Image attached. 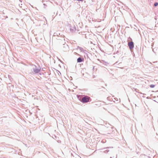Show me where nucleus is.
Returning a JSON list of instances; mask_svg holds the SVG:
<instances>
[{
    "instance_id": "nucleus-4",
    "label": "nucleus",
    "mask_w": 158,
    "mask_h": 158,
    "mask_svg": "<svg viewBox=\"0 0 158 158\" xmlns=\"http://www.w3.org/2000/svg\"><path fill=\"white\" fill-rule=\"evenodd\" d=\"M40 70L39 69H35L34 70V72L35 73H38L39 72Z\"/></svg>"
},
{
    "instance_id": "nucleus-6",
    "label": "nucleus",
    "mask_w": 158,
    "mask_h": 158,
    "mask_svg": "<svg viewBox=\"0 0 158 158\" xmlns=\"http://www.w3.org/2000/svg\"><path fill=\"white\" fill-rule=\"evenodd\" d=\"M158 5V3L157 2H156V3H155L154 4V5L155 6H157Z\"/></svg>"
},
{
    "instance_id": "nucleus-5",
    "label": "nucleus",
    "mask_w": 158,
    "mask_h": 158,
    "mask_svg": "<svg viewBox=\"0 0 158 158\" xmlns=\"http://www.w3.org/2000/svg\"><path fill=\"white\" fill-rule=\"evenodd\" d=\"M155 85H150V87L151 88H154L155 87Z\"/></svg>"
},
{
    "instance_id": "nucleus-3",
    "label": "nucleus",
    "mask_w": 158,
    "mask_h": 158,
    "mask_svg": "<svg viewBox=\"0 0 158 158\" xmlns=\"http://www.w3.org/2000/svg\"><path fill=\"white\" fill-rule=\"evenodd\" d=\"M83 60L81 58L79 57L77 59V62H81Z\"/></svg>"
},
{
    "instance_id": "nucleus-1",
    "label": "nucleus",
    "mask_w": 158,
    "mask_h": 158,
    "mask_svg": "<svg viewBox=\"0 0 158 158\" xmlns=\"http://www.w3.org/2000/svg\"><path fill=\"white\" fill-rule=\"evenodd\" d=\"M90 98L88 96H85L82 98L81 102L83 103L91 101Z\"/></svg>"
},
{
    "instance_id": "nucleus-2",
    "label": "nucleus",
    "mask_w": 158,
    "mask_h": 158,
    "mask_svg": "<svg viewBox=\"0 0 158 158\" xmlns=\"http://www.w3.org/2000/svg\"><path fill=\"white\" fill-rule=\"evenodd\" d=\"M128 46L131 50H132L134 47L133 43L132 42L128 43Z\"/></svg>"
}]
</instances>
